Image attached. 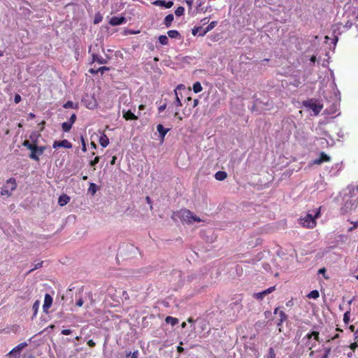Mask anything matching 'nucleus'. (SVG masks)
<instances>
[{
	"mask_svg": "<svg viewBox=\"0 0 358 358\" xmlns=\"http://www.w3.org/2000/svg\"><path fill=\"white\" fill-rule=\"evenodd\" d=\"M96 62L101 64H104L107 63V60L106 59H104L102 57L99 56L96 54H92V62Z\"/></svg>",
	"mask_w": 358,
	"mask_h": 358,
	"instance_id": "aec40b11",
	"label": "nucleus"
},
{
	"mask_svg": "<svg viewBox=\"0 0 358 358\" xmlns=\"http://www.w3.org/2000/svg\"><path fill=\"white\" fill-rule=\"evenodd\" d=\"M87 106L88 108H93L95 106V103H94V104L89 103Z\"/></svg>",
	"mask_w": 358,
	"mask_h": 358,
	"instance_id": "052dcab7",
	"label": "nucleus"
},
{
	"mask_svg": "<svg viewBox=\"0 0 358 358\" xmlns=\"http://www.w3.org/2000/svg\"><path fill=\"white\" fill-rule=\"evenodd\" d=\"M42 264H43V262H38V263L34 265V266L31 269H30L29 273H31V271H34L35 269L41 268L42 266Z\"/></svg>",
	"mask_w": 358,
	"mask_h": 358,
	"instance_id": "c03bdc74",
	"label": "nucleus"
},
{
	"mask_svg": "<svg viewBox=\"0 0 358 358\" xmlns=\"http://www.w3.org/2000/svg\"><path fill=\"white\" fill-rule=\"evenodd\" d=\"M279 312H280V311H279V308H275V310H274V311H273V313H274V314H277V313H279Z\"/></svg>",
	"mask_w": 358,
	"mask_h": 358,
	"instance_id": "774afa93",
	"label": "nucleus"
},
{
	"mask_svg": "<svg viewBox=\"0 0 358 358\" xmlns=\"http://www.w3.org/2000/svg\"><path fill=\"white\" fill-rule=\"evenodd\" d=\"M276 354L273 348H270L268 350V352L264 356V358H275Z\"/></svg>",
	"mask_w": 358,
	"mask_h": 358,
	"instance_id": "a878e982",
	"label": "nucleus"
},
{
	"mask_svg": "<svg viewBox=\"0 0 358 358\" xmlns=\"http://www.w3.org/2000/svg\"><path fill=\"white\" fill-rule=\"evenodd\" d=\"M320 215V208H317L314 215L307 213L305 216L299 219V224L302 227L308 229H313L316 226L315 219Z\"/></svg>",
	"mask_w": 358,
	"mask_h": 358,
	"instance_id": "7ed1b4c3",
	"label": "nucleus"
},
{
	"mask_svg": "<svg viewBox=\"0 0 358 358\" xmlns=\"http://www.w3.org/2000/svg\"><path fill=\"white\" fill-rule=\"evenodd\" d=\"M126 22V19L124 17H117L114 16L112 17L109 21L110 24L113 26L120 25Z\"/></svg>",
	"mask_w": 358,
	"mask_h": 358,
	"instance_id": "9d476101",
	"label": "nucleus"
},
{
	"mask_svg": "<svg viewBox=\"0 0 358 358\" xmlns=\"http://www.w3.org/2000/svg\"><path fill=\"white\" fill-rule=\"evenodd\" d=\"M331 348H324V353L321 358H329Z\"/></svg>",
	"mask_w": 358,
	"mask_h": 358,
	"instance_id": "58836bf2",
	"label": "nucleus"
},
{
	"mask_svg": "<svg viewBox=\"0 0 358 358\" xmlns=\"http://www.w3.org/2000/svg\"><path fill=\"white\" fill-rule=\"evenodd\" d=\"M330 157L324 152H321L320 157L313 161V164H320L324 162H329Z\"/></svg>",
	"mask_w": 358,
	"mask_h": 358,
	"instance_id": "f8f14e48",
	"label": "nucleus"
},
{
	"mask_svg": "<svg viewBox=\"0 0 358 358\" xmlns=\"http://www.w3.org/2000/svg\"><path fill=\"white\" fill-rule=\"evenodd\" d=\"M192 89L194 93H199L202 91L203 87L199 82H196L193 84Z\"/></svg>",
	"mask_w": 358,
	"mask_h": 358,
	"instance_id": "bb28decb",
	"label": "nucleus"
},
{
	"mask_svg": "<svg viewBox=\"0 0 358 358\" xmlns=\"http://www.w3.org/2000/svg\"><path fill=\"white\" fill-rule=\"evenodd\" d=\"M155 6H162L166 8H170L173 6V2L172 1H166L164 0H156L152 3Z\"/></svg>",
	"mask_w": 358,
	"mask_h": 358,
	"instance_id": "ddd939ff",
	"label": "nucleus"
},
{
	"mask_svg": "<svg viewBox=\"0 0 358 358\" xmlns=\"http://www.w3.org/2000/svg\"><path fill=\"white\" fill-rule=\"evenodd\" d=\"M208 19L206 17V18H203L202 20H201V22L203 24H206V23H208Z\"/></svg>",
	"mask_w": 358,
	"mask_h": 358,
	"instance_id": "13d9d810",
	"label": "nucleus"
},
{
	"mask_svg": "<svg viewBox=\"0 0 358 358\" xmlns=\"http://www.w3.org/2000/svg\"><path fill=\"white\" fill-rule=\"evenodd\" d=\"M145 199L148 203H151V199L149 196H146Z\"/></svg>",
	"mask_w": 358,
	"mask_h": 358,
	"instance_id": "338daca9",
	"label": "nucleus"
},
{
	"mask_svg": "<svg viewBox=\"0 0 358 358\" xmlns=\"http://www.w3.org/2000/svg\"><path fill=\"white\" fill-rule=\"evenodd\" d=\"M185 8L182 6H179L175 11V14L176 16H182L184 14Z\"/></svg>",
	"mask_w": 358,
	"mask_h": 358,
	"instance_id": "c9c22d12",
	"label": "nucleus"
},
{
	"mask_svg": "<svg viewBox=\"0 0 358 358\" xmlns=\"http://www.w3.org/2000/svg\"><path fill=\"white\" fill-rule=\"evenodd\" d=\"M83 303H84V301H83V299H82V298H79V299L76 301V305L77 306L81 307V306L83 305Z\"/></svg>",
	"mask_w": 358,
	"mask_h": 358,
	"instance_id": "09e8293b",
	"label": "nucleus"
},
{
	"mask_svg": "<svg viewBox=\"0 0 358 358\" xmlns=\"http://www.w3.org/2000/svg\"><path fill=\"white\" fill-rule=\"evenodd\" d=\"M325 271V268H322L319 270V273H324Z\"/></svg>",
	"mask_w": 358,
	"mask_h": 358,
	"instance_id": "e2e57ef3",
	"label": "nucleus"
},
{
	"mask_svg": "<svg viewBox=\"0 0 358 358\" xmlns=\"http://www.w3.org/2000/svg\"><path fill=\"white\" fill-rule=\"evenodd\" d=\"M303 106L305 108L312 110L314 115H317L322 108V105H321L318 101L315 99L304 101H303Z\"/></svg>",
	"mask_w": 358,
	"mask_h": 358,
	"instance_id": "39448f33",
	"label": "nucleus"
},
{
	"mask_svg": "<svg viewBox=\"0 0 358 358\" xmlns=\"http://www.w3.org/2000/svg\"><path fill=\"white\" fill-rule=\"evenodd\" d=\"M217 24L216 21L211 22L206 28L203 29V31L199 33L200 36H205L208 31H211Z\"/></svg>",
	"mask_w": 358,
	"mask_h": 358,
	"instance_id": "a211bd4d",
	"label": "nucleus"
},
{
	"mask_svg": "<svg viewBox=\"0 0 358 358\" xmlns=\"http://www.w3.org/2000/svg\"><path fill=\"white\" fill-rule=\"evenodd\" d=\"M64 108H73L75 107V104L71 101H68L66 103H65L63 106Z\"/></svg>",
	"mask_w": 358,
	"mask_h": 358,
	"instance_id": "ea45409f",
	"label": "nucleus"
},
{
	"mask_svg": "<svg viewBox=\"0 0 358 358\" xmlns=\"http://www.w3.org/2000/svg\"><path fill=\"white\" fill-rule=\"evenodd\" d=\"M343 321L346 324H348L349 322V321H350V312L349 311H347L346 313H345L344 316H343Z\"/></svg>",
	"mask_w": 358,
	"mask_h": 358,
	"instance_id": "a19ab883",
	"label": "nucleus"
},
{
	"mask_svg": "<svg viewBox=\"0 0 358 358\" xmlns=\"http://www.w3.org/2000/svg\"><path fill=\"white\" fill-rule=\"evenodd\" d=\"M15 103H17L21 101V96L19 94H16L14 98Z\"/></svg>",
	"mask_w": 358,
	"mask_h": 358,
	"instance_id": "603ef678",
	"label": "nucleus"
},
{
	"mask_svg": "<svg viewBox=\"0 0 358 358\" xmlns=\"http://www.w3.org/2000/svg\"><path fill=\"white\" fill-rule=\"evenodd\" d=\"M116 157H113L112 160L110 161L111 164H114L115 163Z\"/></svg>",
	"mask_w": 358,
	"mask_h": 358,
	"instance_id": "680f3d73",
	"label": "nucleus"
},
{
	"mask_svg": "<svg viewBox=\"0 0 358 358\" xmlns=\"http://www.w3.org/2000/svg\"><path fill=\"white\" fill-rule=\"evenodd\" d=\"M274 290H275V287H271L262 292L255 293L254 296L257 299L262 300L266 295L271 293Z\"/></svg>",
	"mask_w": 358,
	"mask_h": 358,
	"instance_id": "9b49d317",
	"label": "nucleus"
},
{
	"mask_svg": "<svg viewBox=\"0 0 358 358\" xmlns=\"http://www.w3.org/2000/svg\"><path fill=\"white\" fill-rule=\"evenodd\" d=\"M22 145H23L24 147H26L28 150H31V151L32 150H34V148H35V146H36V144L31 143H30L29 141H27V140H25V141L23 142Z\"/></svg>",
	"mask_w": 358,
	"mask_h": 358,
	"instance_id": "473e14b6",
	"label": "nucleus"
},
{
	"mask_svg": "<svg viewBox=\"0 0 358 358\" xmlns=\"http://www.w3.org/2000/svg\"><path fill=\"white\" fill-rule=\"evenodd\" d=\"M343 25L341 24H335L332 27V31L334 34H337L338 35L341 34L344 30L342 28Z\"/></svg>",
	"mask_w": 358,
	"mask_h": 358,
	"instance_id": "4be33fe9",
	"label": "nucleus"
},
{
	"mask_svg": "<svg viewBox=\"0 0 358 358\" xmlns=\"http://www.w3.org/2000/svg\"><path fill=\"white\" fill-rule=\"evenodd\" d=\"M39 306H40V302L39 301H36L33 305V310H34V316H36V315L37 314V312H38V308H39Z\"/></svg>",
	"mask_w": 358,
	"mask_h": 358,
	"instance_id": "e433bc0d",
	"label": "nucleus"
},
{
	"mask_svg": "<svg viewBox=\"0 0 358 358\" xmlns=\"http://www.w3.org/2000/svg\"><path fill=\"white\" fill-rule=\"evenodd\" d=\"M159 42L163 45H167L168 43H169V38L166 36L165 35H161L159 36Z\"/></svg>",
	"mask_w": 358,
	"mask_h": 358,
	"instance_id": "7c9ffc66",
	"label": "nucleus"
},
{
	"mask_svg": "<svg viewBox=\"0 0 358 358\" xmlns=\"http://www.w3.org/2000/svg\"><path fill=\"white\" fill-rule=\"evenodd\" d=\"M313 337L314 338L315 341H319V332L312 331L311 333L306 334L303 339L310 340Z\"/></svg>",
	"mask_w": 358,
	"mask_h": 358,
	"instance_id": "5701e85b",
	"label": "nucleus"
},
{
	"mask_svg": "<svg viewBox=\"0 0 358 358\" xmlns=\"http://www.w3.org/2000/svg\"><path fill=\"white\" fill-rule=\"evenodd\" d=\"M71 333H72L71 329H63L61 332V334L62 335H65V336L70 335V334H71Z\"/></svg>",
	"mask_w": 358,
	"mask_h": 358,
	"instance_id": "de8ad7c7",
	"label": "nucleus"
},
{
	"mask_svg": "<svg viewBox=\"0 0 358 358\" xmlns=\"http://www.w3.org/2000/svg\"><path fill=\"white\" fill-rule=\"evenodd\" d=\"M198 104H199V100L198 99H194V103H193V107L197 106Z\"/></svg>",
	"mask_w": 358,
	"mask_h": 358,
	"instance_id": "4d7b16f0",
	"label": "nucleus"
},
{
	"mask_svg": "<svg viewBox=\"0 0 358 358\" xmlns=\"http://www.w3.org/2000/svg\"><path fill=\"white\" fill-rule=\"evenodd\" d=\"M76 120V114H73L70 117L69 120L68 122L69 123H71V125H73V123L75 122Z\"/></svg>",
	"mask_w": 358,
	"mask_h": 358,
	"instance_id": "a18cd8bd",
	"label": "nucleus"
},
{
	"mask_svg": "<svg viewBox=\"0 0 358 358\" xmlns=\"http://www.w3.org/2000/svg\"><path fill=\"white\" fill-rule=\"evenodd\" d=\"M122 115L124 119L127 120H135L138 119V116L134 115L132 112L130 110L125 111L124 110H122Z\"/></svg>",
	"mask_w": 358,
	"mask_h": 358,
	"instance_id": "4468645a",
	"label": "nucleus"
},
{
	"mask_svg": "<svg viewBox=\"0 0 358 358\" xmlns=\"http://www.w3.org/2000/svg\"><path fill=\"white\" fill-rule=\"evenodd\" d=\"M138 350H136L134 352H129L127 353V358H138Z\"/></svg>",
	"mask_w": 358,
	"mask_h": 358,
	"instance_id": "4c0bfd02",
	"label": "nucleus"
},
{
	"mask_svg": "<svg viewBox=\"0 0 358 358\" xmlns=\"http://www.w3.org/2000/svg\"><path fill=\"white\" fill-rule=\"evenodd\" d=\"M97 191L96 185V184L91 182L90 184V187L88 189V192L91 193L92 195H94Z\"/></svg>",
	"mask_w": 358,
	"mask_h": 358,
	"instance_id": "f704fd0d",
	"label": "nucleus"
},
{
	"mask_svg": "<svg viewBox=\"0 0 358 358\" xmlns=\"http://www.w3.org/2000/svg\"><path fill=\"white\" fill-rule=\"evenodd\" d=\"M70 201V197L66 194L59 196L58 199V203L60 206L66 205Z\"/></svg>",
	"mask_w": 358,
	"mask_h": 358,
	"instance_id": "f3484780",
	"label": "nucleus"
},
{
	"mask_svg": "<svg viewBox=\"0 0 358 358\" xmlns=\"http://www.w3.org/2000/svg\"><path fill=\"white\" fill-rule=\"evenodd\" d=\"M167 34L171 38H177L180 36V34L177 30H169Z\"/></svg>",
	"mask_w": 358,
	"mask_h": 358,
	"instance_id": "c85d7f7f",
	"label": "nucleus"
},
{
	"mask_svg": "<svg viewBox=\"0 0 358 358\" xmlns=\"http://www.w3.org/2000/svg\"><path fill=\"white\" fill-rule=\"evenodd\" d=\"M99 162V157H96L94 160L91 161L90 162V166H95L98 162Z\"/></svg>",
	"mask_w": 358,
	"mask_h": 358,
	"instance_id": "49530a36",
	"label": "nucleus"
},
{
	"mask_svg": "<svg viewBox=\"0 0 358 358\" xmlns=\"http://www.w3.org/2000/svg\"><path fill=\"white\" fill-rule=\"evenodd\" d=\"M307 296L309 298V299H317L319 296H320V294H319V292L317 290H313L311 291L308 295Z\"/></svg>",
	"mask_w": 358,
	"mask_h": 358,
	"instance_id": "2f4dec72",
	"label": "nucleus"
},
{
	"mask_svg": "<svg viewBox=\"0 0 358 358\" xmlns=\"http://www.w3.org/2000/svg\"><path fill=\"white\" fill-rule=\"evenodd\" d=\"M87 345L90 346V347H94L95 346V343L92 341V340H90L88 341L87 342Z\"/></svg>",
	"mask_w": 358,
	"mask_h": 358,
	"instance_id": "5fc2aeb1",
	"label": "nucleus"
},
{
	"mask_svg": "<svg viewBox=\"0 0 358 358\" xmlns=\"http://www.w3.org/2000/svg\"><path fill=\"white\" fill-rule=\"evenodd\" d=\"M174 19V17H173V14H169L168 15H166L164 20V24L169 27L171 25V23L173 22Z\"/></svg>",
	"mask_w": 358,
	"mask_h": 358,
	"instance_id": "b1692460",
	"label": "nucleus"
},
{
	"mask_svg": "<svg viewBox=\"0 0 358 358\" xmlns=\"http://www.w3.org/2000/svg\"><path fill=\"white\" fill-rule=\"evenodd\" d=\"M227 174L225 171H219L215 174V178L217 180L222 181L226 179Z\"/></svg>",
	"mask_w": 358,
	"mask_h": 358,
	"instance_id": "412c9836",
	"label": "nucleus"
},
{
	"mask_svg": "<svg viewBox=\"0 0 358 358\" xmlns=\"http://www.w3.org/2000/svg\"><path fill=\"white\" fill-rule=\"evenodd\" d=\"M17 188V184L15 178H10L6 180V185L2 187L1 195L10 196L12 191Z\"/></svg>",
	"mask_w": 358,
	"mask_h": 358,
	"instance_id": "20e7f679",
	"label": "nucleus"
},
{
	"mask_svg": "<svg viewBox=\"0 0 358 358\" xmlns=\"http://www.w3.org/2000/svg\"><path fill=\"white\" fill-rule=\"evenodd\" d=\"M82 150H83V152L86 151L85 143V142L83 141V148H82Z\"/></svg>",
	"mask_w": 358,
	"mask_h": 358,
	"instance_id": "bf43d9fd",
	"label": "nucleus"
},
{
	"mask_svg": "<svg viewBox=\"0 0 358 358\" xmlns=\"http://www.w3.org/2000/svg\"><path fill=\"white\" fill-rule=\"evenodd\" d=\"M108 68L106 66H101L98 69L97 71L101 72V73H103L104 71H108Z\"/></svg>",
	"mask_w": 358,
	"mask_h": 358,
	"instance_id": "8fccbe9b",
	"label": "nucleus"
},
{
	"mask_svg": "<svg viewBox=\"0 0 358 358\" xmlns=\"http://www.w3.org/2000/svg\"><path fill=\"white\" fill-rule=\"evenodd\" d=\"M138 108H139L140 110H144L145 106L141 104V105L139 106Z\"/></svg>",
	"mask_w": 358,
	"mask_h": 358,
	"instance_id": "69168bd1",
	"label": "nucleus"
},
{
	"mask_svg": "<svg viewBox=\"0 0 358 358\" xmlns=\"http://www.w3.org/2000/svg\"><path fill=\"white\" fill-rule=\"evenodd\" d=\"M73 125L71 124V123H69V122H63L62 124V130L64 131V132H68L70 131V129H71Z\"/></svg>",
	"mask_w": 358,
	"mask_h": 358,
	"instance_id": "c756f323",
	"label": "nucleus"
},
{
	"mask_svg": "<svg viewBox=\"0 0 358 358\" xmlns=\"http://www.w3.org/2000/svg\"><path fill=\"white\" fill-rule=\"evenodd\" d=\"M45 150V146H35L34 150L31 151V154L29 155V157L31 159H34L36 162L39 161V157L43 155Z\"/></svg>",
	"mask_w": 358,
	"mask_h": 358,
	"instance_id": "423d86ee",
	"label": "nucleus"
},
{
	"mask_svg": "<svg viewBox=\"0 0 358 358\" xmlns=\"http://www.w3.org/2000/svg\"><path fill=\"white\" fill-rule=\"evenodd\" d=\"M279 315H280V320H279L278 322L277 323L278 326H280L282 324V323L284 321H285L287 318V315L282 310H280L279 312Z\"/></svg>",
	"mask_w": 358,
	"mask_h": 358,
	"instance_id": "cd10ccee",
	"label": "nucleus"
},
{
	"mask_svg": "<svg viewBox=\"0 0 358 358\" xmlns=\"http://www.w3.org/2000/svg\"><path fill=\"white\" fill-rule=\"evenodd\" d=\"M352 26V23L348 22L345 25H343L342 28L344 31L350 29Z\"/></svg>",
	"mask_w": 358,
	"mask_h": 358,
	"instance_id": "37998d69",
	"label": "nucleus"
},
{
	"mask_svg": "<svg viewBox=\"0 0 358 358\" xmlns=\"http://www.w3.org/2000/svg\"><path fill=\"white\" fill-rule=\"evenodd\" d=\"M343 200L341 207L343 213H347L355 209L358 206V186L348 185L345 189Z\"/></svg>",
	"mask_w": 358,
	"mask_h": 358,
	"instance_id": "f257e3e1",
	"label": "nucleus"
},
{
	"mask_svg": "<svg viewBox=\"0 0 358 358\" xmlns=\"http://www.w3.org/2000/svg\"><path fill=\"white\" fill-rule=\"evenodd\" d=\"M157 130L159 134V136L163 141L166 134L169 132V129H166L163 127L162 124H159L157 126Z\"/></svg>",
	"mask_w": 358,
	"mask_h": 358,
	"instance_id": "dca6fc26",
	"label": "nucleus"
},
{
	"mask_svg": "<svg viewBox=\"0 0 358 358\" xmlns=\"http://www.w3.org/2000/svg\"><path fill=\"white\" fill-rule=\"evenodd\" d=\"M306 345L308 346L310 350H311L316 346V343L315 341L311 342L310 340H308V342L306 343Z\"/></svg>",
	"mask_w": 358,
	"mask_h": 358,
	"instance_id": "79ce46f5",
	"label": "nucleus"
},
{
	"mask_svg": "<svg viewBox=\"0 0 358 358\" xmlns=\"http://www.w3.org/2000/svg\"><path fill=\"white\" fill-rule=\"evenodd\" d=\"M172 219L177 221L179 219L181 222H186L187 224H192L194 222H199L201 220L194 215V213L187 209H181L172 215Z\"/></svg>",
	"mask_w": 358,
	"mask_h": 358,
	"instance_id": "f03ea898",
	"label": "nucleus"
},
{
	"mask_svg": "<svg viewBox=\"0 0 358 358\" xmlns=\"http://www.w3.org/2000/svg\"><path fill=\"white\" fill-rule=\"evenodd\" d=\"M99 143L103 148H106L109 144V139L105 134H101L99 137Z\"/></svg>",
	"mask_w": 358,
	"mask_h": 358,
	"instance_id": "6ab92c4d",
	"label": "nucleus"
},
{
	"mask_svg": "<svg viewBox=\"0 0 358 358\" xmlns=\"http://www.w3.org/2000/svg\"><path fill=\"white\" fill-rule=\"evenodd\" d=\"M52 303V297L49 294H45L44 303L43 305V312L48 313V310L50 308Z\"/></svg>",
	"mask_w": 358,
	"mask_h": 358,
	"instance_id": "1a4fd4ad",
	"label": "nucleus"
},
{
	"mask_svg": "<svg viewBox=\"0 0 358 358\" xmlns=\"http://www.w3.org/2000/svg\"><path fill=\"white\" fill-rule=\"evenodd\" d=\"M166 107V104H164V105L160 106L159 107V108H158L159 112V113L163 112V111L165 110Z\"/></svg>",
	"mask_w": 358,
	"mask_h": 358,
	"instance_id": "864d4df0",
	"label": "nucleus"
},
{
	"mask_svg": "<svg viewBox=\"0 0 358 358\" xmlns=\"http://www.w3.org/2000/svg\"><path fill=\"white\" fill-rule=\"evenodd\" d=\"M203 29H205V28H203L202 27H194L192 30V33L194 36L196 34L199 36V33L203 31Z\"/></svg>",
	"mask_w": 358,
	"mask_h": 358,
	"instance_id": "72a5a7b5",
	"label": "nucleus"
},
{
	"mask_svg": "<svg viewBox=\"0 0 358 358\" xmlns=\"http://www.w3.org/2000/svg\"><path fill=\"white\" fill-rule=\"evenodd\" d=\"M310 60V62H311L312 64H315V61H316V57H315V56H314V55H313V56H312Z\"/></svg>",
	"mask_w": 358,
	"mask_h": 358,
	"instance_id": "6e6d98bb",
	"label": "nucleus"
},
{
	"mask_svg": "<svg viewBox=\"0 0 358 358\" xmlns=\"http://www.w3.org/2000/svg\"><path fill=\"white\" fill-rule=\"evenodd\" d=\"M27 345L26 343H21L15 347L9 353L8 356L11 358H19L22 350Z\"/></svg>",
	"mask_w": 358,
	"mask_h": 358,
	"instance_id": "0eeeda50",
	"label": "nucleus"
},
{
	"mask_svg": "<svg viewBox=\"0 0 358 358\" xmlns=\"http://www.w3.org/2000/svg\"><path fill=\"white\" fill-rule=\"evenodd\" d=\"M354 335L355 338H358V329L355 331Z\"/></svg>",
	"mask_w": 358,
	"mask_h": 358,
	"instance_id": "0e129e2a",
	"label": "nucleus"
},
{
	"mask_svg": "<svg viewBox=\"0 0 358 358\" xmlns=\"http://www.w3.org/2000/svg\"><path fill=\"white\" fill-rule=\"evenodd\" d=\"M53 148L57 149L59 148H71L72 144L68 140H62L59 141H55L52 145Z\"/></svg>",
	"mask_w": 358,
	"mask_h": 358,
	"instance_id": "6e6552de",
	"label": "nucleus"
},
{
	"mask_svg": "<svg viewBox=\"0 0 358 358\" xmlns=\"http://www.w3.org/2000/svg\"><path fill=\"white\" fill-rule=\"evenodd\" d=\"M357 347L358 344L357 343H353L350 345V349L353 351H355Z\"/></svg>",
	"mask_w": 358,
	"mask_h": 358,
	"instance_id": "3c124183",
	"label": "nucleus"
},
{
	"mask_svg": "<svg viewBox=\"0 0 358 358\" xmlns=\"http://www.w3.org/2000/svg\"><path fill=\"white\" fill-rule=\"evenodd\" d=\"M181 88H184V85H178V87H176V89L174 90L175 95H176V100L173 102V105L178 108L182 106V103H181L180 98L178 96L177 90H179Z\"/></svg>",
	"mask_w": 358,
	"mask_h": 358,
	"instance_id": "2eb2a0df",
	"label": "nucleus"
},
{
	"mask_svg": "<svg viewBox=\"0 0 358 358\" xmlns=\"http://www.w3.org/2000/svg\"><path fill=\"white\" fill-rule=\"evenodd\" d=\"M165 322L173 327L178 323V320L171 316H167L165 319Z\"/></svg>",
	"mask_w": 358,
	"mask_h": 358,
	"instance_id": "393cba45",
	"label": "nucleus"
}]
</instances>
